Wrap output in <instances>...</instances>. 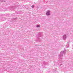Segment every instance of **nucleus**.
Returning a JSON list of instances; mask_svg holds the SVG:
<instances>
[{"label": "nucleus", "mask_w": 73, "mask_h": 73, "mask_svg": "<svg viewBox=\"0 0 73 73\" xmlns=\"http://www.w3.org/2000/svg\"><path fill=\"white\" fill-rule=\"evenodd\" d=\"M50 11H47V12L46 13V14L48 16V15H50V14L49 13V12H50Z\"/></svg>", "instance_id": "nucleus-1"}, {"label": "nucleus", "mask_w": 73, "mask_h": 73, "mask_svg": "<svg viewBox=\"0 0 73 73\" xmlns=\"http://www.w3.org/2000/svg\"><path fill=\"white\" fill-rule=\"evenodd\" d=\"M32 8H34L35 7V6L34 5H32Z\"/></svg>", "instance_id": "nucleus-2"}, {"label": "nucleus", "mask_w": 73, "mask_h": 73, "mask_svg": "<svg viewBox=\"0 0 73 73\" xmlns=\"http://www.w3.org/2000/svg\"><path fill=\"white\" fill-rule=\"evenodd\" d=\"M37 27L38 28V27H40V26L39 25L37 26Z\"/></svg>", "instance_id": "nucleus-3"}]
</instances>
